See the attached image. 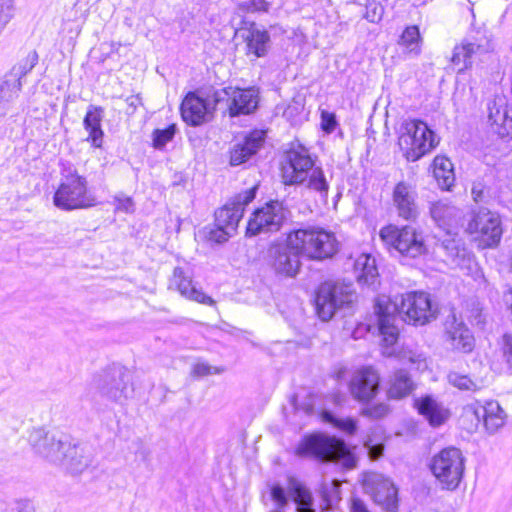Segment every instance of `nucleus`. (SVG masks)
<instances>
[{
    "instance_id": "obj_29",
    "label": "nucleus",
    "mask_w": 512,
    "mask_h": 512,
    "mask_svg": "<svg viewBox=\"0 0 512 512\" xmlns=\"http://www.w3.org/2000/svg\"><path fill=\"white\" fill-rule=\"evenodd\" d=\"M354 273L359 284L373 289L379 284L376 260L369 254H361L354 263Z\"/></svg>"
},
{
    "instance_id": "obj_37",
    "label": "nucleus",
    "mask_w": 512,
    "mask_h": 512,
    "mask_svg": "<svg viewBox=\"0 0 512 512\" xmlns=\"http://www.w3.org/2000/svg\"><path fill=\"white\" fill-rule=\"evenodd\" d=\"M38 63V54L36 51H31L27 56L21 59L15 64L9 73L4 78L8 81L17 80L18 83H22V78L26 76Z\"/></svg>"
},
{
    "instance_id": "obj_50",
    "label": "nucleus",
    "mask_w": 512,
    "mask_h": 512,
    "mask_svg": "<svg viewBox=\"0 0 512 512\" xmlns=\"http://www.w3.org/2000/svg\"><path fill=\"white\" fill-rule=\"evenodd\" d=\"M389 413V406L384 403L366 407L362 410V414L374 419H380Z\"/></svg>"
},
{
    "instance_id": "obj_28",
    "label": "nucleus",
    "mask_w": 512,
    "mask_h": 512,
    "mask_svg": "<svg viewBox=\"0 0 512 512\" xmlns=\"http://www.w3.org/2000/svg\"><path fill=\"white\" fill-rule=\"evenodd\" d=\"M474 414L478 420L483 419L486 430L491 434L505 424L506 414L497 401H487L484 405L476 407Z\"/></svg>"
},
{
    "instance_id": "obj_40",
    "label": "nucleus",
    "mask_w": 512,
    "mask_h": 512,
    "mask_svg": "<svg viewBox=\"0 0 512 512\" xmlns=\"http://www.w3.org/2000/svg\"><path fill=\"white\" fill-rule=\"evenodd\" d=\"M176 130L175 124H171L165 129H155L152 133L153 147L158 150L163 149L174 138Z\"/></svg>"
},
{
    "instance_id": "obj_59",
    "label": "nucleus",
    "mask_w": 512,
    "mask_h": 512,
    "mask_svg": "<svg viewBox=\"0 0 512 512\" xmlns=\"http://www.w3.org/2000/svg\"><path fill=\"white\" fill-rule=\"evenodd\" d=\"M474 267H475V276H474V279L477 281L478 279H481L483 282H485V279H484V276L482 274V272L477 268V265L476 263H473Z\"/></svg>"
},
{
    "instance_id": "obj_32",
    "label": "nucleus",
    "mask_w": 512,
    "mask_h": 512,
    "mask_svg": "<svg viewBox=\"0 0 512 512\" xmlns=\"http://www.w3.org/2000/svg\"><path fill=\"white\" fill-rule=\"evenodd\" d=\"M444 239L441 243V247L446 252L447 257L456 266L463 268L466 266L472 269V259L469 252L462 246L461 240L451 237Z\"/></svg>"
},
{
    "instance_id": "obj_61",
    "label": "nucleus",
    "mask_w": 512,
    "mask_h": 512,
    "mask_svg": "<svg viewBox=\"0 0 512 512\" xmlns=\"http://www.w3.org/2000/svg\"><path fill=\"white\" fill-rule=\"evenodd\" d=\"M409 360H410L412 363H418V368H420L421 363H422V362H424V359H421V355L411 356V357L409 358Z\"/></svg>"
},
{
    "instance_id": "obj_36",
    "label": "nucleus",
    "mask_w": 512,
    "mask_h": 512,
    "mask_svg": "<svg viewBox=\"0 0 512 512\" xmlns=\"http://www.w3.org/2000/svg\"><path fill=\"white\" fill-rule=\"evenodd\" d=\"M434 177L442 189L449 190L454 184V171L451 161L446 157H435L433 161Z\"/></svg>"
},
{
    "instance_id": "obj_38",
    "label": "nucleus",
    "mask_w": 512,
    "mask_h": 512,
    "mask_svg": "<svg viewBox=\"0 0 512 512\" xmlns=\"http://www.w3.org/2000/svg\"><path fill=\"white\" fill-rule=\"evenodd\" d=\"M422 38L418 26L412 25L405 28L399 40V44L405 50L414 55H419L421 52Z\"/></svg>"
},
{
    "instance_id": "obj_3",
    "label": "nucleus",
    "mask_w": 512,
    "mask_h": 512,
    "mask_svg": "<svg viewBox=\"0 0 512 512\" xmlns=\"http://www.w3.org/2000/svg\"><path fill=\"white\" fill-rule=\"evenodd\" d=\"M298 457H313L321 462H334L346 469L356 467L357 459L342 439L312 434L305 436L295 450Z\"/></svg>"
},
{
    "instance_id": "obj_34",
    "label": "nucleus",
    "mask_w": 512,
    "mask_h": 512,
    "mask_svg": "<svg viewBox=\"0 0 512 512\" xmlns=\"http://www.w3.org/2000/svg\"><path fill=\"white\" fill-rule=\"evenodd\" d=\"M22 85L15 79L13 81H8L6 78L0 80V117H5L11 111Z\"/></svg>"
},
{
    "instance_id": "obj_7",
    "label": "nucleus",
    "mask_w": 512,
    "mask_h": 512,
    "mask_svg": "<svg viewBox=\"0 0 512 512\" xmlns=\"http://www.w3.org/2000/svg\"><path fill=\"white\" fill-rule=\"evenodd\" d=\"M93 387L101 398L118 404H124L133 392L129 371L118 364H113L96 375Z\"/></svg>"
},
{
    "instance_id": "obj_1",
    "label": "nucleus",
    "mask_w": 512,
    "mask_h": 512,
    "mask_svg": "<svg viewBox=\"0 0 512 512\" xmlns=\"http://www.w3.org/2000/svg\"><path fill=\"white\" fill-rule=\"evenodd\" d=\"M374 309L382 337L383 354L387 356L395 353L394 345L399 335L395 325L397 317L413 325H424L436 317L429 294L421 291L397 295L393 300L385 295L379 296Z\"/></svg>"
},
{
    "instance_id": "obj_20",
    "label": "nucleus",
    "mask_w": 512,
    "mask_h": 512,
    "mask_svg": "<svg viewBox=\"0 0 512 512\" xmlns=\"http://www.w3.org/2000/svg\"><path fill=\"white\" fill-rule=\"evenodd\" d=\"M489 41L486 39H465L460 45L455 46L451 62L458 67V73L471 68L474 59L488 52Z\"/></svg>"
},
{
    "instance_id": "obj_10",
    "label": "nucleus",
    "mask_w": 512,
    "mask_h": 512,
    "mask_svg": "<svg viewBox=\"0 0 512 512\" xmlns=\"http://www.w3.org/2000/svg\"><path fill=\"white\" fill-rule=\"evenodd\" d=\"M354 298L351 284L325 282L316 294V312L322 321H328L338 309L352 304Z\"/></svg>"
},
{
    "instance_id": "obj_8",
    "label": "nucleus",
    "mask_w": 512,
    "mask_h": 512,
    "mask_svg": "<svg viewBox=\"0 0 512 512\" xmlns=\"http://www.w3.org/2000/svg\"><path fill=\"white\" fill-rule=\"evenodd\" d=\"M379 236L387 247L395 249L403 256L416 258L426 251L422 232L412 226L399 228L387 225L380 230Z\"/></svg>"
},
{
    "instance_id": "obj_25",
    "label": "nucleus",
    "mask_w": 512,
    "mask_h": 512,
    "mask_svg": "<svg viewBox=\"0 0 512 512\" xmlns=\"http://www.w3.org/2000/svg\"><path fill=\"white\" fill-rule=\"evenodd\" d=\"M181 116L184 122L198 126L207 120L209 104L195 92H189L181 103Z\"/></svg>"
},
{
    "instance_id": "obj_23",
    "label": "nucleus",
    "mask_w": 512,
    "mask_h": 512,
    "mask_svg": "<svg viewBox=\"0 0 512 512\" xmlns=\"http://www.w3.org/2000/svg\"><path fill=\"white\" fill-rule=\"evenodd\" d=\"M265 141V131L253 130L242 141L234 144L230 151V164L238 166L247 162L262 147Z\"/></svg>"
},
{
    "instance_id": "obj_15",
    "label": "nucleus",
    "mask_w": 512,
    "mask_h": 512,
    "mask_svg": "<svg viewBox=\"0 0 512 512\" xmlns=\"http://www.w3.org/2000/svg\"><path fill=\"white\" fill-rule=\"evenodd\" d=\"M257 190L258 186L255 185L232 197L223 207L215 211V224L235 233L246 206L255 199Z\"/></svg>"
},
{
    "instance_id": "obj_57",
    "label": "nucleus",
    "mask_w": 512,
    "mask_h": 512,
    "mask_svg": "<svg viewBox=\"0 0 512 512\" xmlns=\"http://www.w3.org/2000/svg\"><path fill=\"white\" fill-rule=\"evenodd\" d=\"M17 512H36L34 506L30 501H18L16 502Z\"/></svg>"
},
{
    "instance_id": "obj_42",
    "label": "nucleus",
    "mask_w": 512,
    "mask_h": 512,
    "mask_svg": "<svg viewBox=\"0 0 512 512\" xmlns=\"http://www.w3.org/2000/svg\"><path fill=\"white\" fill-rule=\"evenodd\" d=\"M449 382L460 390L476 391L480 389L477 382L473 381L467 375L452 372L448 375Z\"/></svg>"
},
{
    "instance_id": "obj_21",
    "label": "nucleus",
    "mask_w": 512,
    "mask_h": 512,
    "mask_svg": "<svg viewBox=\"0 0 512 512\" xmlns=\"http://www.w3.org/2000/svg\"><path fill=\"white\" fill-rule=\"evenodd\" d=\"M430 215L434 222L443 230L447 235H456L460 220L462 219V211L451 205L446 200H439L431 203Z\"/></svg>"
},
{
    "instance_id": "obj_5",
    "label": "nucleus",
    "mask_w": 512,
    "mask_h": 512,
    "mask_svg": "<svg viewBox=\"0 0 512 512\" xmlns=\"http://www.w3.org/2000/svg\"><path fill=\"white\" fill-rule=\"evenodd\" d=\"M289 242L310 260L331 258L339 249L335 234L320 227L293 230L289 232Z\"/></svg>"
},
{
    "instance_id": "obj_56",
    "label": "nucleus",
    "mask_w": 512,
    "mask_h": 512,
    "mask_svg": "<svg viewBox=\"0 0 512 512\" xmlns=\"http://www.w3.org/2000/svg\"><path fill=\"white\" fill-rule=\"evenodd\" d=\"M351 512H370L367 505L359 498H353L350 506Z\"/></svg>"
},
{
    "instance_id": "obj_52",
    "label": "nucleus",
    "mask_w": 512,
    "mask_h": 512,
    "mask_svg": "<svg viewBox=\"0 0 512 512\" xmlns=\"http://www.w3.org/2000/svg\"><path fill=\"white\" fill-rule=\"evenodd\" d=\"M222 371V368L212 367L205 362H198L193 366V374L198 377H203L212 373L220 374Z\"/></svg>"
},
{
    "instance_id": "obj_30",
    "label": "nucleus",
    "mask_w": 512,
    "mask_h": 512,
    "mask_svg": "<svg viewBox=\"0 0 512 512\" xmlns=\"http://www.w3.org/2000/svg\"><path fill=\"white\" fill-rule=\"evenodd\" d=\"M103 113L102 107L89 105L83 119L84 129L88 132L87 141L91 142L92 146L96 148H100L103 143L104 132L101 127Z\"/></svg>"
},
{
    "instance_id": "obj_41",
    "label": "nucleus",
    "mask_w": 512,
    "mask_h": 512,
    "mask_svg": "<svg viewBox=\"0 0 512 512\" xmlns=\"http://www.w3.org/2000/svg\"><path fill=\"white\" fill-rule=\"evenodd\" d=\"M204 234L207 240L221 244L228 241L234 235V232L215 224L214 227H205Z\"/></svg>"
},
{
    "instance_id": "obj_2",
    "label": "nucleus",
    "mask_w": 512,
    "mask_h": 512,
    "mask_svg": "<svg viewBox=\"0 0 512 512\" xmlns=\"http://www.w3.org/2000/svg\"><path fill=\"white\" fill-rule=\"evenodd\" d=\"M28 441L34 451L73 474L87 469L94 460V450L86 444H72L66 437L56 438L43 428L30 431Z\"/></svg>"
},
{
    "instance_id": "obj_58",
    "label": "nucleus",
    "mask_w": 512,
    "mask_h": 512,
    "mask_svg": "<svg viewBox=\"0 0 512 512\" xmlns=\"http://www.w3.org/2000/svg\"><path fill=\"white\" fill-rule=\"evenodd\" d=\"M126 102L129 106V108L131 109V111H128V113L132 114L136 110L137 106L140 104L141 99L138 95H135V96L133 95V96L127 97Z\"/></svg>"
},
{
    "instance_id": "obj_19",
    "label": "nucleus",
    "mask_w": 512,
    "mask_h": 512,
    "mask_svg": "<svg viewBox=\"0 0 512 512\" xmlns=\"http://www.w3.org/2000/svg\"><path fill=\"white\" fill-rule=\"evenodd\" d=\"M415 188L404 181L397 183L393 189L392 200L397 214L404 220L413 221L419 215Z\"/></svg>"
},
{
    "instance_id": "obj_35",
    "label": "nucleus",
    "mask_w": 512,
    "mask_h": 512,
    "mask_svg": "<svg viewBox=\"0 0 512 512\" xmlns=\"http://www.w3.org/2000/svg\"><path fill=\"white\" fill-rule=\"evenodd\" d=\"M415 385L410 375L405 370H398L390 380L388 396L392 399H402L408 396Z\"/></svg>"
},
{
    "instance_id": "obj_11",
    "label": "nucleus",
    "mask_w": 512,
    "mask_h": 512,
    "mask_svg": "<svg viewBox=\"0 0 512 512\" xmlns=\"http://www.w3.org/2000/svg\"><path fill=\"white\" fill-rule=\"evenodd\" d=\"M290 216V210L283 202L270 201L252 213L247 224L246 236L252 237L260 233L277 232Z\"/></svg>"
},
{
    "instance_id": "obj_60",
    "label": "nucleus",
    "mask_w": 512,
    "mask_h": 512,
    "mask_svg": "<svg viewBox=\"0 0 512 512\" xmlns=\"http://www.w3.org/2000/svg\"><path fill=\"white\" fill-rule=\"evenodd\" d=\"M382 451H383L382 446H377L375 448V452H373L372 449L369 447V453L373 454V457H375V458L379 457L382 454Z\"/></svg>"
},
{
    "instance_id": "obj_54",
    "label": "nucleus",
    "mask_w": 512,
    "mask_h": 512,
    "mask_svg": "<svg viewBox=\"0 0 512 512\" xmlns=\"http://www.w3.org/2000/svg\"><path fill=\"white\" fill-rule=\"evenodd\" d=\"M243 7L248 12L266 11L268 3L265 0H249L243 3Z\"/></svg>"
},
{
    "instance_id": "obj_39",
    "label": "nucleus",
    "mask_w": 512,
    "mask_h": 512,
    "mask_svg": "<svg viewBox=\"0 0 512 512\" xmlns=\"http://www.w3.org/2000/svg\"><path fill=\"white\" fill-rule=\"evenodd\" d=\"M308 187L318 192L321 195V197L327 198L329 184L321 168H315L312 170L309 176Z\"/></svg>"
},
{
    "instance_id": "obj_14",
    "label": "nucleus",
    "mask_w": 512,
    "mask_h": 512,
    "mask_svg": "<svg viewBox=\"0 0 512 512\" xmlns=\"http://www.w3.org/2000/svg\"><path fill=\"white\" fill-rule=\"evenodd\" d=\"M363 489L386 512H397L398 490L384 475L370 472L364 475Z\"/></svg>"
},
{
    "instance_id": "obj_4",
    "label": "nucleus",
    "mask_w": 512,
    "mask_h": 512,
    "mask_svg": "<svg viewBox=\"0 0 512 512\" xmlns=\"http://www.w3.org/2000/svg\"><path fill=\"white\" fill-rule=\"evenodd\" d=\"M53 203L61 210L71 211L93 207L97 204V200L88 188L87 179L76 169L68 167L62 170Z\"/></svg>"
},
{
    "instance_id": "obj_13",
    "label": "nucleus",
    "mask_w": 512,
    "mask_h": 512,
    "mask_svg": "<svg viewBox=\"0 0 512 512\" xmlns=\"http://www.w3.org/2000/svg\"><path fill=\"white\" fill-rule=\"evenodd\" d=\"M213 101L216 105L225 102L231 117L249 115L258 107L259 91L254 87H225L214 92Z\"/></svg>"
},
{
    "instance_id": "obj_44",
    "label": "nucleus",
    "mask_w": 512,
    "mask_h": 512,
    "mask_svg": "<svg viewBox=\"0 0 512 512\" xmlns=\"http://www.w3.org/2000/svg\"><path fill=\"white\" fill-rule=\"evenodd\" d=\"M324 416H325L326 420L333 423V425L335 427L346 432L347 434L352 435L356 432L357 424L354 419H352V418L336 419L330 413H325Z\"/></svg>"
},
{
    "instance_id": "obj_49",
    "label": "nucleus",
    "mask_w": 512,
    "mask_h": 512,
    "mask_svg": "<svg viewBox=\"0 0 512 512\" xmlns=\"http://www.w3.org/2000/svg\"><path fill=\"white\" fill-rule=\"evenodd\" d=\"M114 204L116 211L124 213H132L134 211V202L132 198L123 194L114 197Z\"/></svg>"
},
{
    "instance_id": "obj_46",
    "label": "nucleus",
    "mask_w": 512,
    "mask_h": 512,
    "mask_svg": "<svg viewBox=\"0 0 512 512\" xmlns=\"http://www.w3.org/2000/svg\"><path fill=\"white\" fill-rule=\"evenodd\" d=\"M14 1L0 0V32L14 16Z\"/></svg>"
},
{
    "instance_id": "obj_16",
    "label": "nucleus",
    "mask_w": 512,
    "mask_h": 512,
    "mask_svg": "<svg viewBox=\"0 0 512 512\" xmlns=\"http://www.w3.org/2000/svg\"><path fill=\"white\" fill-rule=\"evenodd\" d=\"M299 249L291 246L289 242V233L285 240L276 241L269 247L268 254L271 258L272 267L276 273L288 277H294L301 266Z\"/></svg>"
},
{
    "instance_id": "obj_17",
    "label": "nucleus",
    "mask_w": 512,
    "mask_h": 512,
    "mask_svg": "<svg viewBox=\"0 0 512 512\" xmlns=\"http://www.w3.org/2000/svg\"><path fill=\"white\" fill-rule=\"evenodd\" d=\"M313 166L314 162L304 146L299 144L292 147L287 151L285 164L282 166L284 182L286 184L302 183Z\"/></svg>"
},
{
    "instance_id": "obj_9",
    "label": "nucleus",
    "mask_w": 512,
    "mask_h": 512,
    "mask_svg": "<svg viewBox=\"0 0 512 512\" xmlns=\"http://www.w3.org/2000/svg\"><path fill=\"white\" fill-rule=\"evenodd\" d=\"M431 471L442 486L448 490L456 489L464 473V457L455 447L442 449L430 464Z\"/></svg>"
},
{
    "instance_id": "obj_45",
    "label": "nucleus",
    "mask_w": 512,
    "mask_h": 512,
    "mask_svg": "<svg viewBox=\"0 0 512 512\" xmlns=\"http://www.w3.org/2000/svg\"><path fill=\"white\" fill-rule=\"evenodd\" d=\"M304 103L301 99H293L285 108L283 116L291 123H295L297 118L303 113Z\"/></svg>"
},
{
    "instance_id": "obj_43",
    "label": "nucleus",
    "mask_w": 512,
    "mask_h": 512,
    "mask_svg": "<svg viewBox=\"0 0 512 512\" xmlns=\"http://www.w3.org/2000/svg\"><path fill=\"white\" fill-rule=\"evenodd\" d=\"M384 14V8L381 3L376 0H368L365 6L364 18L371 23L381 21Z\"/></svg>"
},
{
    "instance_id": "obj_6",
    "label": "nucleus",
    "mask_w": 512,
    "mask_h": 512,
    "mask_svg": "<svg viewBox=\"0 0 512 512\" xmlns=\"http://www.w3.org/2000/svg\"><path fill=\"white\" fill-rule=\"evenodd\" d=\"M438 144L435 133L428 125L417 119H405L399 128L398 145L404 157L415 162L429 153Z\"/></svg>"
},
{
    "instance_id": "obj_18",
    "label": "nucleus",
    "mask_w": 512,
    "mask_h": 512,
    "mask_svg": "<svg viewBox=\"0 0 512 512\" xmlns=\"http://www.w3.org/2000/svg\"><path fill=\"white\" fill-rule=\"evenodd\" d=\"M380 377L372 367H363L355 371L349 382V390L359 402H369L378 393Z\"/></svg>"
},
{
    "instance_id": "obj_48",
    "label": "nucleus",
    "mask_w": 512,
    "mask_h": 512,
    "mask_svg": "<svg viewBox=\"0 0 512 512\" xmlns=\"http://www.w3.org/2000/svg\"><path fill=\"white\" fill-rule=\"evenodd\" d=\"M271 499L279 510L284 509L289 502L286 490L279 484H273L270 488Z\"/></svg>"
},
{
    "instance_id": "obj_22",
    "label": "nucleus",
    "mask_w": 512,
    "mask_h": 512,
    "mask_svg": "<svg viewBox=\"0 0 512 512\" xmlns=\"http://www.w3.org/2000/svg\"><path fill=\"white\" fill-rule=\"evenodd\" d=\"M446 342L453 350L470 353L475 347V338L469 328L462 321H457L455 315L446 323Z\"/></svg>"
},
{
    "instance_id": "obj_55",
    "label": "nucleus",
    "mask_w": 512,
    "mask_h": 512,
    "mask_svg": "<svg viewBox=\"0 0 512 512\" xmlns=\"http://www.w3.org/2000/svg\"><path fill=\"white\" fill-rule=\"evenodd\" d=\"M321 125H322V129L326 133L333 132L335 127H336V125H337V122H336V119H335L334 115L333 114H329L327 112H323L322 113Z\"/></svg>"
},
{
    "instance_id": "obj_27",
    "label": "nucleus",
    "mask_w": 512,
    "mask_h": 512,
    "mask_svg": "<svg viewBox=\"0 0 512 512\" xmlns=\"http://www.w3.org/2000/svg\"><path fill=\"white\" fill-rule=\"evenodd\" d=\"M170 287H175L182 296L206 305H213L214 300L197 289L191 277L186 275L184 270L176 267L170 280Z\"/></svg>"
},
{
    "instance_id": "obj_31",
    "label": "nucleus",
    "mask_w": 512,
    "mask_h": 512,
    "mask_svg": "<svg viewBox=\"0 0 512 512\" xmlns=\"http://www.w3.org/2000/svg\"><path fill=\"white\" fill-rule=\"evenodd\" d=\"M415 405L418 412L428 420L431 426L438 427L449 417V411L431 396L417 399Z\"/></svg>"
},
{
    "instance_id": "obj_47",
    "label": "nucleus",
    "mask_w": 512,
    "mask_h": 512,
    "mask_svg": "<svg viewBox=\"0 0 512 512\" xmlns=\"http://www.w3.org/2000/svg\"><path fill=\"white\" fill-rule=\"evenodd\" d=\"M467 317L472 325L478 326L481 329H483L487 323V314L484 313L479 303H472L470 313Z\"/></svg>"
},
{
    "instance_id": "obj_51",
    "label": "nucleus",
    "mask_w": 512,
    "mask_h": 512,
    "mask_svg": "<svg viewBox=\"0 0 512 512\" xmlns=\"http://www.w3.org/2000/svg\"><path fill=\"white\" fill-rule=\"evenodd\" d=\"M471 195L475 203H485L489 198L488 190L482 182L473 183Z\"/></svg>"
},
{
    "instance_id": "obj_33",
    "label": "nucleus",
    "mask_w": 512,
    "mask_h": 512,
    "mask_svg": "<svg viewBox=\"0 0 512 512\" xmlns=\"http://www.w3.org/2000/svg\"><path fill=\"white\" fill-rule=\"evenodd\" d=\"M289 492L296 504L297 512H315L312 493L294 477L288 478Z\"/></svg>"
},
{
    "instance_id": "obj_12",
    "label": "nucleus",
    "mask_w": 512,
    "mask_h": 512,
    "mask_svg": "<svg viewBox=\"0 0 512 512\" xmlns=\"http://www.w3.org/2000/svg\"><path fill=\"white\" fill-rule=\"evenodd\" d=\"M466 232L471 235L476 234L483 247H495L499 244L503 233L501 218L498 213L480 207L472 212Z\"/></svg>"
},
{
    "instance_id": "obj_26",
    "label": "nucleus",
    "mask_w": 512,
    "mask_h": 512,
    "mask_svg": "<svg viewBox=\"0 0 512 512\" xmlns=\"http://www.w3.org/2000/svg\"><path fill=\"white\" fill-rule=\"evenodd\" d=\"M488 123L491 130L504 138L512 134V118L508 116L503 98H495L488 102Z\"/></svg>"
},
{
    "instance_id": "obj_24",
    "label": "nucleus",
    "mask_w": 512,
    "mask_h": 512,
    "mask_svg": "<svg viewBox=\"0 0 512 512\" xmlns=\"http://www.w3.org/2000/svg\"><path fill=\"white\" fill-rule=\"evenodd\" d=\"M241 36L246 43V54L257 58L268 54L271 47V39L268 31L255 23L240 29Z\"/></svg>"
},
{
    "instance_id": "obj_53",
    "label": "nucleus",
    "mask_w": 512,
    "mask_h": 512,
    "mask_svg": "<svg viewBox=\"0 0 512 512\" xmlns=\"http://www.w3.org/2000/svg\"><path fill=\"white\" fill-rule=\"evenodd\" d=\"M503 355L510 369H512V335L505 334L503 336Z\"/></svg>"
}]
</instances>
